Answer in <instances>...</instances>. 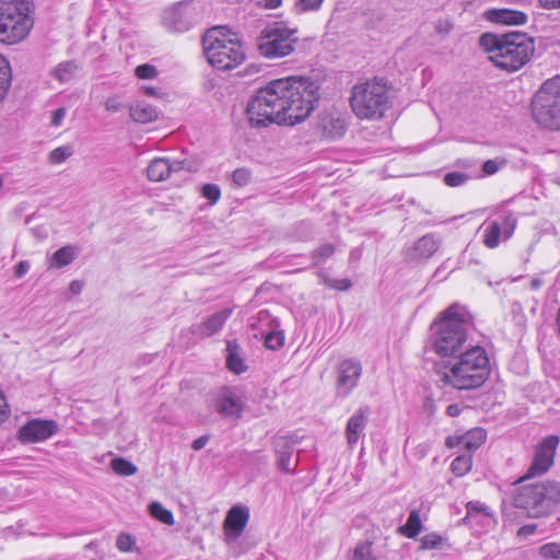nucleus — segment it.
<instances>
[{
    "mask_svg": "<svg viewBox=\"0 0 560 560\" xmlns=\"http://www.w3.org/2000/svg\"><path fill=\"white\" fill-rule=\"evenodd\" d=\"M319 102V86L302 77L271 80L259 88L246 106L250 127L294 126L305 120Z\"/></svg>",
    "mask_w": 560,
    "mask_h": 560,
    "instance_id": "nucleus-1",
    "label": "nucleus"
},
{
    "mask_svg": "<svg viewBox=\"0 0 560 560\" xmlns=\"http://www.w3.org/2000/svg\"><path fill=\"white\" fill-rule=\"evenodd\" d=\"M475 318L467 306L455 302L440 312L430 325L429 345L441 358H454L466 349Z\"/></svg>",
    "mask_w": 560,
    "mask_h": 560,
    "instance_id": "nucleus-2",
    "label": "nucleus"
},
{
    "mask_svg": "<svg viewBox=\"0 0 560 560\" xmlns=\"http://www.w3.org/2000/svg\"><path fill=\"white\" fill-rule=\"evenodd\" d=\"M451 363L448 372H444L441 382L459 390L479 388L490 375V360L481 346H470L458 353Z\"/></svg>",
    "mask_w": 560,
    "mask_h": 560,
    "instance_id": "nucleus-3",
    "label": "nucleus"
},
{
    "mask_svg": "<svg viewBox=\"0 0 560 560\" xmlns=\"http://www.w3.org/2000/svg\"><path fill=\"white\" fill-rule=\"evenodd\" d=\"M559 505L560 482L555 480L520 486L513 495V508L530 518L549 516Z\"/></svg>",
    "mask_w": 560,
    "mask_h": 560,
    "instance_id": "nucleus-4",
    "label": "nucleus"
},
{
    "mask_svg": "<svg viewBox=\"0 0 560 560\" xmlns=\"http://www.w3.org/2000/svg\"><path fill=\"white\" fill-rule=\"evenodd\" d=\"M31 0H0V42L12 45L23 40L34 25Z\"/></svg>",
    "mask_w": 560,
    "mask_h": 560,
    "instance_id": "nucleus-5",
    "label": "nucleus"
},
{
    "mask_svg": "<svg viewBox=\"0 0 560 560\" xmlns=\"http://www.w3.org/2000/svg\"><path fill=\"white\" fill-rule=\"evenodd\" d=\"M203 54L218 70H232L245 60V51L237 38H230L219 28H211L202 37Z\"/></svg>",
    "mask_w": 560,
    "mask_h": 560,
    "instance_id": "nucleus-6",
    "label": "nucleus"
},
{
    "mask_svg": "<svg viewBox=\"0 0 560 560\" xmlns=\"http://www.w3.org/2000/svg\"><path fill=\"white\" fill-rule=\"evenodd\" d=\"M350 105L360 119H380L390 105L388 90L385 84L376 81L355 84L352 88Z\"/></svg>",
    "mask_w": 560,
    "mask_h": 560,
    "instance_id": "nucleus-7",
    "label": "nucleus"
},
{
    "mask_svg": "<svg viewBox=\"0 0 560 560\" xmlns=\"http://www.w3.org/2000/svg\"><path fill=\"white\" fill-rule=\"evenodd\" d=\"M533 118L548 130H560V75L545 81L532 102Z\"/></svg>",
    "mask_w": 560,
    "mask_h": 560,
    "instance_id": "nucleus-8",
    "label": "nucleus"
},
{
    "mask_svg": "<svg viewBox=\"0 0 560 560\" xmlns=\"http://www.w3.org/2000/svg\"><path fill=\"white\" fill-rule=\"evenodd\" d=\"M534 39L524 32H509V38L501 46L500 52L491 56L494 66L514 72L526 65L534 54Z\"/></svg>",
    "mask_w": 560,
    "mask_h": 560,
    "instance_id": "nucleus-9",
    "label": "nucleus"
},
{
    "mask_svg": "<svg viewBox=\"0 0 560 560\" xmlns=\"http://www.w3.org/2000/svg\"><path fill=\"white\" fill-rule=\"evenodd\" d=\"M208 407L222 420L237 422L242 419L246 402L240 385H221L208 393Z\"/></svg>",
    "mask_w": 560,
    "mask_h": 560,
    "instance_id": "nucleus-10",
    "label": "nucleus"
},
{
    "mask_svg": "<svg viewBox=\"0 0 560 560\" xmlns=\"http://www.w3.org/2000/svg\"><path fill=\"white\" fill-rule=\"evenodd\" d=\"M298 28H289L283 23L268 25L258 38V50L266 58H282L294 50L298 43Z\"/></svg>",
    "mask_w": 560,
    "mask_h": 560,
    "instance_id": "nucleus-11",
    "label": "nucleus"
},
{
    "mask_svg": "<svg viewBox=\"0 0 560 560\" xmlns=\"http://www.w3.org/2000/svg\"><path fill=\"white\" fill-rule=\"evenodd\" d=\"M506 201L500 207L494 214L483 223V244L488 248H495L499 246L501 238L509 240L517 225L516 214L508 209Z\"/></svg>",
    "mask_w": 560,
    "mask_h": 560,
    "instance_id": "nucleus-12",
    "label": "nucleus"
},
{
    "mask_svg": "<svg viewBox=\"0 0 560 560\" xmlns=\"http://www.w3.org/2000/svg\"><path fill=\"white\" fill-rule=\"evenodd\" d=\"M196 20V9L192 0H183L172 8L164 10L162 14V25L174 33H185L189 31Z\"/></svg>",
    "mask_w": 560,
    "mask_h": 560,
    "instance_id": "nucleus-13",
    "label": "nucleus"
},
{
    "mask_svg": "<svg viewBox=\"0 0 560 560\" xmlns=\"http://www.w3.org/2000/svg\"><path fill=\"white\" fill-rule=\"evenodd\" d=\"M558 435H548L537 445L532 464L527 468L522 481L541 476L547 472L555 462V455L559 445Z\"/></svg>",
    "mask_w": 560,
    "mask_h": 560,
    "instance_id": "nucleus-14",
    "label": "nucleus"
},
{
    "mask_svg": "<svg viewBox=\"0 0 560 560\" xmlns=\"http://www.w3.org/2000/svg\"><path fill=\"white\" fill-rule=\"evenodd\" d=\"M336 398L346 399L358 386L362 375L361 362L350 358L342 360L336 369Z\"/></svg>",
    "mask_w": 560,
    "mask_h": 560,
    "instance_id": "nucleus-15",
    "label": "nucleus"
},
{
    "mask_svg": "<svg viewBox=\"0 0 560 560\" xmlns=\"http://www.w3.org/2000/svg\"><path fill=\"white\" fill-rule=\"evenodd\" d=\"M59 424L52 419L34 418L27 420L18 431V440L22 444L39 443L54 436Z\"/></svg>",
    "mask_w": 560,
    "mask_h": 560,
    "instance_id": "nucleus-16",
    "label": "nucleus"
},
{
    "mask_svg": "<svg viewBox=\"0 0 560 560\" xmlns=\"http://www.w3.org/2000/svg\"><path fill=\"white\" fill-rule=\"evenodd\" d=\"M249 521V510L244 505L232 506L224 518L223 532L224 540L231 545L235 542L243 534Z\"/></svg>",
    "mask_w": 560,
    "mask_h": 560,
    "instance_id": "nucleus-17",
    "label": "nucleus"
},
{
    "mask_svg": "<svg viewBox=\"0 0 560 560\" xmlns=\"http://www.w3.org/2000/svg\"><path fill=\"white\" fill-rule=\"evenodd\" d=\"M487 439V431L483 428L475 427L463 434L448 435L445 439V446L447 448H455L460 446L468 452L478 450Z\"/></svg>",
    "mask_w": 560,
    "mask_h": 560,
    "instance_id": "nucleus-18",
    "label": "nucleus"
},
{
    "mask_svg": "<svg viewBox=\"0 0 560 560\" xmlns=\"http://www.w3.org/2000/svg\"><path fill=\"white\" fill-rule=\"evenodd\" d=\"M317 128L327 139H340L347 131V122L340 113L325 112L318 117Z\"/></svg>",
    "mask_w": 560,
    "mask_h": 560,
    "instance_id": "nucleus-19",
    "label": "nucleus"
},
{
    "mask_svg": "<svg viewBox=\"0 0 560 560\" xmlns=\"http://www.w3.org/2000/svg\"><path fill=\"white\" fill-rule=\"evenodd\" d=\"M231 314L232 311L229 308L218 311L207 316L201 323L192 325L191 334L200 338L211 337L222 329Z\"/></svg>",
    "mask_w": 560,
    "mask_h": 560,
    "instance_id": "nucleus-20",
    "label": "nucleus"
},
{
    "mask_svg": "<svg viewBox=\"0 0 560 560\" xmlns=\"http://www.w3.org/2000/svg\"><path fill=\"white\" fill-rule=\"evenodd\" d=\"M371 409L368 405L361 406L348 419L345 434L349 446L353 447L359 442L361 435H364V430L369 420Z\"/></svg>",
    "mask_w": 560,
    "mask_h": 560,
    "instance_id": "nucleus-21",
    "label": "nucleus"
},
{
    "mask_svg": "<svg viewBox=\"0 0 560 560\" xmlns=\"http://www.w3.org/2000/svg\"><path fill=\"white\" fill-rule=\"evenodd\" d=\"M466 516L462 520L465 525H479L482 528H491L495 524V518L489 508L478 501H469L466 504Z\"/></svg>",
    "mask_w": 560,
    "mask_h": 560,
    "instance_id": "nucleus-22",
    "label": "nucleus"
},
{
    "mask_svg": "<svg viewBox=\"0 0 560 560\" xmlns=\"http://www.w3.org/2000/svg\"><path fill=\"white\" fill-rule=\"evenodd\" d=\"M439 249V243L432 234H425L407 249L406 259L409 261H421L432 257Z\"/></svg>",
    "mask_w": 560,
    "mask_h": 560,
    "instance_id": "nucleus-23",
    "label": "nucleus"
},
{
    "mask_svg": "<svg viewBox=\"0 0 560 560\" xmlns=\"http://www.w3.org/2000/svg\"><path fill=\"white\" fill-rule=\"evenodd\" d=\"M225 366L235 374L241 375L248 370L243 357V350L236 340H228L225 348Z\"/></svg>",
    "mask_w": 560,
    "mask_h": 560,
    "instance_id": "nucleus-24",
    "label": "nucleus"
},
{
    "mask_svg": "<svg viewBox=\"0 0 560 560\" xmlns=\"http://www.w3.org/2000/svg\"><path fill=\"white\" fill-rule=\"evenodd\" d=\"M487 18L503 25H524L528 19L525 12L508 8L492 9L488 11Z\"/></svg>",
    "mask_w": 560,
    "mask_h": 560,
    "instance_id": "nucleus-25",
    "label": "nucleus"
},
{
    "mask_svg": "<svg viewBox=\"0 0 560 560\" xmlns=\"http://www.w3.org/2000/svg\"><path fill=\"white\" fill-rule=\"evenodd\" d=\"M171 175V160L167 158H156L150 162L147 167V176L151 182H162Z\"/></svg>",
    "mask_w": 560,
    "mask_h": 560,
    "instance_id": "nucleus-26",
    "label": "nucleus"
},
{
    "mask_svg": "<svg viewBox=\"0 0 560 560\" xmlns=\"http://www.w3.org/2000/svg\"><path fill=\"white\" fill-rule=\"evenodd\" d=\"M423 524L420 517V511L413 509L409 512L407 521L397 528L398 534L404 537L415 539L422 532Z\"/></svg>",
    "mask_w": 560,
    "mask_h": 560,
    "instance_id": "nucleus-27",
    "label": "nucleus"
},
{
    "mask_svg": "<svg viewBox=\"0 0 560 560\" xmlns=\"http://www.w3.org/2000/svg\"><path fill=\"white\" fill-rule=\"evenodd\" d=\"M277 453V467L280 471L285 474H293L290 468V460L293 455V447L288 440H281L276 444Z\"/></svg>",
    "mask_w": 560,
    "mask_h": 560,
    "instance_id": "nucleus-28",
    "label": "nucleus"
},
{
    "mask_svg": "<svg viewBox=\"0 0 560 560\" xmlns=\"http://www.w3.org/2000/svg\"><path fill=\"white\" fill-rule=\"evenodd\" d=\"M78 256V248L73 245H65L58 248L50 257V267L61 269L70 265Z\"/></svg>",
    "mask_w": 560,
    "mask_h": 560,
    "instance_id": "nucleus-29",
    "label": "nucleus"
},
{
    "mask_svg": "<svg viewBox=\"0 0 560 560\" xmlns=\"http://www.w3.org/2000/svg\"><path fill=\"white\" fill-rule=\"evenodd\" d=\"M444 547H451L446 535L432 532L420 538L419 550H441Z\"/></svg>",
    "mask_w": 560,
    "mask_h": 560,
    "instance_id": "nucleus-30",
    "label": "nucleus"
},
{
    "mask_svg": "<svg viewBox=\"0 0 560 560\" xmlns=\"http://www.w3.org/2000/svg\"><path fill=\"white\" fill-rule=\"evenodd\" d=\"M131 118L140 124L151 122L159 117L158 109L149 104H139L130 109Z\"/></svg>",
    "mask_w": 560,
    "mask_h": 560,
    "instance_id": "nucleus-31",
    "label": "nucleus"
},
{
    "mask_svg": "<svg viewBox=\"0 0 560 560\" xmlns=\"http://www.w3.org/2000/svg\"><path fill=\"white\" fill-rule=\"evenodd\" d=\"M509 38V33L505 34H492V33H483L480 36V45L485 48V50L497 55L500 52L501 46L504 45L505 40Z\"/></svg>",
    "mask_w": 560,
    "mask_h": 560,
    "instance_id": "nucleus-32",
    "label": "nucleus"
},
{
    "mask_svg": "<svg viewBox=\"0 0 560 560\" xmlns=\"http://www.w3.org/2000/svg\"><path fill=\"white\" fill-rule=\"evenodd\" d=\"M78 70L79 66L74 60H66L59 62L54 68L52 75L60 83H67L74 77Z\"/></svg>",
    "mask_w": 560,
    "mask_h": 560,
    "instance_id": "nucleus-33",
    "label": "nucleus"
},
{
    "mask_svg": "<svg viewBox=\"0 0 560 560\" xmlns=\"http://www.w3.org/2000/svg\"><path fill=\"white\" fill-rule=\"evenodd\" d=\"M275 328L265 332L264 346L270 350H279L284 343V332L279 328V322L275 318L271 320Z\"/></svg>",
    "mask_w": 560,
    "mask_h": 560,
    "instance_id": "nucleus-34",
    "label": "nucleus"
},
{
    "mask_svg": "<svg viewBox=\"0 0 560 560\" xmlns=\"http://www.w3.org/2000/svg\"><path fill=\"white\" fill-rule=\"evenodd\" d=\"M148 510H149L150 515L154 520H156L165 525H173L175 522L172 511L164 508L158 501L151 502L148 506Z\"/></svg>",
    "mask_w": 560,
    "mask_h": 560,
    "instance_id": "nucleus-35",
    "label": "nucleus"
},
{
    "mask_svg": "<svg viewBox=\"0 0 560 560\" xmlns=\"http://www.w3.org/2000/svg\"><path fill=\"white\" fill-rule=\"evenodd\" d=\"M336 252V248L332 244L330 243H325V244H322L320 246H318L316 249H314L312 252V264L311 266L312 267H319L322 266L323 264L326 262V260L328 258H330L331 256H334Z\"/></svg>",
    "mask_w": 560,
    "mask_h": 560,
    "instance_id": "nucleus-36",
    "label": "nucleus"
},
{
    "mask_svg": "<svg viewBox=\"0 0 560 560\" xmlns=\"http://www.w3.org/2000/svg\"><path fill=\"white\" fill-rule=\"evenodd\" d=\"M112 469L119 476L129 477L137 472V466L125 457H115L110 462Z\"/></svg>",
    "mask_w": 560,
    "mask_h": 560,
    "instance_id": "nucleus-37",
    "label": "nucleus"
},
{
    "mask_svg": "<svg viewBox=\"0 0 560 560\" xmlns=\"http://www.w3.org/2000/svg\"><path fill=\"white\" fill-rule=\"evenodd\" d=\"M471 455H458L451 463V470L457 477H463L471 470Z\"/></svg>",
    "mask_w": 560,
    "mask_h": 560,
    "instance_id": "nucleus-38",
    "label": "nucleus"
},
{
    "mask_svg": "<svg viewBox=\"0 0 560 560\" xmlns=\"http://www.w3.org/2000/svg\"><path fill=\"white\" fill-rule=\"evenodd\" d=\"M319 277L328 288L336 291H348L352 288V281L349 278L334 279L325 271H320Z\"/></svg>",
    "mask_w": 560,
    "mask_h": 560,
    "instance_id": "nucleus-39",
    "label": "nucleus"
},
{
    "mask_svg": "<svg viewBox=\"0 0 560 560\" xmlns=\"http://www.w3.org/2000/svg\"><path fill=\"white\" fill-rule=\"evenodd\" d=\"M371 540L359 541L353 550L352 560H376L372 553Z\"/></svg>",
    "mask_w": 560,
    "mask_h": 560,
    "instance_id": "nucleus-40",
    "label": "nucleus"
},
{
    "mask_svg": "<svg viewBox=\"0 0 560 560\" xmlns=\"http://www.w3.org/2000/svg\"><path fill=\"white\" fill-rule=\"evenodd\" d=\"M470 177L458 171L448 172L444 175L443 182L448 187H458L467 183Z\"/></svg>",
    "mask_w": 560,
    "mask_h": 560,
    "instance_id": "nucleus-41",
    "label": "nucleus"
},
{
    "mask_svg": "<svg viewBox=\"0 0 560 560\" xmlns=\"http://www.w3.org/2000/svg\"><path fill=\"white\" fill-rule=\"evenodd\" d=\"M323 2L324 0H296L294 3V11L298 14L318 11Z\"/></svg>",
    "mask_w": 560,
    "mask_h": 560,
    "instance_id": "nucleus-42",
    "label": "nucleus"
},
{
    "mask_svg": "<svg viewBox=\"0 0 560 560\" xmlns=\"http://www.w3.org/2000/svg\"><path fill=\"white\" fill-rule=\"evenodd\" d=\"M539 556L545 560H560V544L548 542L539 548Z\"/></svg>",
    "mask_w": 560,
    "mask_h": 560,
    "instance_id": "nucleus-43",
    "label": "nucleus"
},
{
    "mask_svg": "<svg viewBox=\"0 0 560 560\" xmlns=\"http://www.w3.org/2000/svg\"><path fill=\"white\" fill-rule=\"evenodd\" d=\"M159 74V71L155 66L150 63H142L136 67L135 75L141 80H152L155 79Z\"/></svg>",
    "mask_w": 560,
    "mask_h": 560,
    "instance_id": "nucleus-44",
    "label": "nucleus"
},
{
    "mask_svg": "<svg viewBox=\"0 0 560 560\" xmlns=\"http://www.w3.org/2000/svg\"><path fill=\"white\" fill-rule=\"evenodd\" d=\"M252 180V173L246 167H238L232 173V182L236 187L247 186Z\"/></svg>",
    "mask_w": 560,
    "mask_h": 560,
    "instance_id": "nucleus-45",
    "label": "nucleus"
},
{
    "mask_svg": "<svg viewBox=\"0 0 560 560\" xmlns=\"http://www.w3.org/2000/svg\"><path fill=\"white\" fill-rule=\"evenodd\" d=\"M201 196L211 205H214L221 197V189L217 184L208 183L201 187Z\"/></svg>",
    "mask_w": 560,
    "mask_h": 560,
    "instance_id": "nucleus-46",
    "label": "nucleus"
},
{
    "mask_svg": "<svg viewBox=\"0 0 560 560\" xmlns=\"http://www.w3.org/2000/svg\"><path fill=\"white\" fill-rule=\"evenodd\" d=\"M136 546V539L127 533H120L116 539V547L121 552H130Z\"/></svg>",
    "mask_w": 560,
    "mask_h": 560,
    "instance_id": "nucleus-47",
    "label": "nucleus"
},
{
    "mask_svg": "<svg viewBox=\"0 0 560 560\" xmlns=\"http://www.w3.org/2000/svg\"><path fill=\"white\" fill-rule=\"evenodd\" d=\"M12 72L8 59L0 55V85L11 86Z\"/></svg>",
    "mask_w": 560,
    "mask_h": 560,
    "instance_id": "nucleus-48",
    "label": "nucleus"
},
{
    "mask_svg": "<svg viewBox=\"0 0 560 560\" xmlns=\"http://www.w3.org/2000/svg\"><path fill=\"white\" fill-rule=\"evenodd\" d=\"M72 154L70 147H58L49 153V160L54 164L65 162Z\"/></svg>",
    "mask_w": 560,
    "mask_h": 560,
    "instance_id": "nucleus-49",
    "label": "nucleus"
},
{
    "mask_svg": "<svg viewBox=\"0 0 560 560\" xmlns=\"http://www.w3.org/2000/svg\"><path fill=\"white\" fill-rule=\"evenodd\" d=\"M502 163L503 162H498L497 160H487L482 163L481 171L483 175H493L500 170V164Z\"/></svg>",
    "mask_w": 560,
    "mask_h": 560,
    "instance_id": "nucleus-50",
    "label": "nucleus"
},
{
    "mask_svg": "<svg viewBox=\"0 0 560 560\" xmlns=\"http://www.w3.org/2000/svg\"><path fill=\"white\" fill-rule=\"evenodd\" d=\"M430 444L429 443H419L412 451V455L418 460L423 459L430 452Z\"/></svg>",
    "mask_w": 560,
    "mask_h": 560,
    "instance_id": "nucleus-51",
    "label": "nucleus"
},
{
    "mask_svg": "<svg viewBox=\"0 0 560 560\" xmlns=\"http://www.w3.org/2000/svg\"><path fill=\"white\" fill-rule=\"evenodd\" d=\"M67 114V110L65 107H58L52 112L51 115V126L59 127L62 124V120L65 119V116Z\"/></svg>",
    "mask_w": 560,
    "mask_h": 560,
    "instance_id": "nucleus-52",
    "label": "nucleus"
},
{
    "mask_svg": "<svg viewBox=\"0 0 560 560\" xmlns=\"http://www.w3.org/2000/svg\"><path fill=\"white\" fill-rule=\"evenodd\" d=\"M31 268V264L28 260H21L14 267V276L16 278L24 277Z\"/></svg>",
    "mask_w": 560,
    "mask_h": 560,
    "instance_id": "nucleus-53",
    "label": "nucleus"
},
{
    "mask_svg": "<svg viewBox=\"0 0 560 560\" xmlns=\"http://www.w3.org/2000/svg\"><path fill=\"white\" fill-rule=\"evenodd\" d=\"M10 409L3 393L0 390V423L9 418Z\"/></svg>",
    "mask_w": 560,
    "mask_h": 560,
    "instance_id": "nucleus-54",
    "label": "nucleus"
},
{
    "mask_svg": "<svg viewBox=\"0 0 560 560\" xmlns=\"http://www.w3.org/2000/svg\"><path fill=\"white\" fill-rule=\"evenodd\" d=\"M537 524L523 525L517 529V536L521 538H526L533 535L537 530Z\"/></svg>",
    "mask_w": 560,
    "mask_h": 560,
    "instance_id": "nucleus-55",
    "label": "nucleus"
},
{
    "mask_svg": "<svg viewBox=\"0 0 560 560\" xmlns=\"http://www.w3.org/2000/svg\"><path fill=\"white\" fill-rule=\"evenodd\" d=\"M362 254H363V252L360 247L352 248L349 253V259H348L349 265L355 266L362 258Z\"/></svg>",
    "mask_w": 560,
    "mask_h": 560,
    "instance_id": "nucleus-56",
    "label": "nucleus"
},
{
    "mask_svg": "<svg viewBox=\"0 0 560 560\" xmlns=\"http://www.w3.org/2000/svg\"><path fill=\"white\" fill-rule=\"evenodd\" d=\"M208 442H209V435H201V436L197 438L196 440H194V442L191 443V448L194 451H200L207 445Z\"/></svg>",
    "mask_w": 560,
    "mask_h": 560,
    "instance_id": "nucleus-57",
    "label": "nucleus"
},
{
    "mask_svg": "<svg viewBox=\"0 0 560 560\" xmlns=\"http://www.w3.org/2000/svg\"><path fill=\"white\" fill-rule=\"evenodd\" d=\"M141 90L144 95L152 96V97H159L160 96V90L152 85H142Z\"/></svg>",
    "mask_w": 560,
    "mask_h": 560,
    "instance_id": "nucleus-58",
    "label": "nucleus"
},
{
    "mask_svg": "<svg viewBox=\"0 0 560 560\" xmlns=\"http://www.w3.org/2000/svg\"><path fill=\"white\" fill-rule=\"evenodd\" d=\"M69 290L72 294H80L83 290V282L80 280H72L69 285Z\"/></svg>",
    "mask_w": 560,
    "mask_h": 560,
    "instance_id": "nucleus-59",
    "label": "nucleus"
},
{
    "mask_svg": "<svg viewBox=\"0 0 560 560\" xmlns=\"http://www.w3.org/2000/svg\"><path fill=\"white\" fill-rule=\"evenodd\" d=\"M462 412V407L458 404H451L446 408V415L450 417H458Z\"/></svg>",
    "mask_w": 560,
    "mask_h": 560,
    "instance_id": "nucleus-60",
    "label": "nucleus"
},
{
    "mask_svg": "<svg viewBox=\"0 0 560 560\" xmlns=\"http://www.w3.org/2000/svg\"><path fill=\"white\" fill-rule=\"evenodd\" d=\"M259 3L266 9H277L281 5L282 0H259Z\"/></svg>",
    "mask_w": 560,
    "mask_h": 560,
    "instance_id": "nucleus-61",
    "label": "nucleus"
},
{
    "mask_svg": "<svg viewBox=\"0 0 560 560\" xmlns=\"http://www.w3.org/2000/svg\"><path fill=\"white\" fill-rule=\"evenodd\" d=\"M452 30V25L447 22L439 21L435 25L436 33L447 34Z\"/></svg>",
    "mask_w": 560,
    "mask_h": 560,
    "instance_id": "nucleus-62",
    "label": "nucleus"
},
{
    "mask_svg": "<svg viewBox=\"0 0 560 560\" xmlns=\"http://www.w3.org/2000/svg\"><path fill=\"white\" fill-rule=\"evenodd\" d=\"M539 2L545 9L560 8V0H539Z\"/></svg>",
    "mask_w": 560,
    "mask_h": 560,
    "instance_id": "nucleus-63",
    "label": "nucleus"
},
{
    "mask_svg": "<svg viewBox=\"0 0 560 560\" xmlns=\"http://www.w3.org/2000/svg\"><path fill=\"white\" fill-rule=\"evenodd\" d=\"M185 168V162L182 160H173L171 161V173L178 172Z\"/></svg>",
    "mask_w": 560,
    "mask_h": 560,
    "instance_id": "nucleus-64",
    "label": "nucleus"
}]
</instances>
